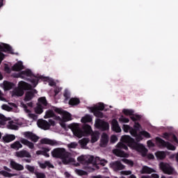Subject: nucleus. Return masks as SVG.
<instances>
[{"mask_svg":"<svg viewBox=\"0 0 178 178\" xmlns=\"http://www.w3.org/2000/svg\"><path fill=\"white\" fill-rule=\"evenodd\" d=\"M38 126L43 130H49L51 126H55V121L49 120V122H47V120H39L38 122Z\"/></svg>","mask_w":178,"mask_h":178,"instance_id":"12","label":"nucleus"},{"mask_svg":"<svg viewBox=\"0 0 178 178\" xmlns=\"http://www.w3.org/2000/svg\"><path fill=\"white\" fill-rule=\"evenodd\" d=\"M159 166L161 170L165 175H175L176 173L175 168L168 163L161 162Z\"/></svg>","mask_w":178,"mask_h":178,"instance_id":"10","label":"nucleus"},{"mask_svg":"<svg viewBox=\"0 0 178 178\" xmlns=\"http://www.w3.org/2000/svg\"><path fill=\"white\" fill-rule=\"evenodd\" d=\"M6 127L9 130H19V120H13L8 121Z\"/></svg>","mask_w":178,"mask_h":178,"instance_id":"16","label":"nucleus"},{"mask_svg":"<svg viewBox=\"0 0 178 178\" xmlns=\"http://www.w3.org/2000/svg\"><path fill=\"white\" fill-rule=\"evenodd\" d=\"M80 104V99L77 97H72L70 99L69 101V104L70 105H79Z\"/></svg>","mask_w":178,"mask_h":178,"instance_id":"41","label":"nucleus"},{"mask_svg":"<svg viewBox=\"0 0 178 178\" xmlns=\"http://www.w3.org/2000/svg\"><path fill=\"white\" fill-rule=\"evenodd\" d=\"M8 122V118L5 117L3 114L0 113V126H5Z\"/></svg>","mask_w":178,"mask_h":178,"instance_id":"45","label":"nucleus"},{"mask_svg":"<svg viewBox=\"0 0 178 178\" xmlns=\"http://www.w3.org/2000/svg\"><path fill=\"white\" fill-rule=\"evenodd\" d=\"M74 172L76 175H78V176H86L87 175V172L82 170H79V169H75Z\"/></svg>","mask_w":178,"mask_h":178,"instance_id":"48","label":"nucleus"},{"mask_svg":"<svg viewBox=\"0 0 178 178\" xmlns=\"http://www.w3.org/2000/svg\"><path fill=\"white\" fill-rule=\"evenodd\" d=\"M143 129V127L138 122H134V128L130 127L129 124H123L122 130L124 133H129L132 137H135L136 141H142L143 136L138 135L137 131H140Z\"/></svg>","mask_w":178,"mask_h":178,"instance_id":"5","label":"nucleus"},{"mask_svg":"<svg viewBox=\"0 0 178 178\" xmlns=\"http://www.w3.org/2000/svg\"><path fill=\"white\" fill-rule=\"evenodd\" d=\"M53 111L56 113H59V115H62V118L60 117H54V119L59 122L62 127H65V122L72 120V115L70 113L56 107L53 108Z\"/></svg>","mask_w":178,"mask_h":178,"instance_id":"6","label":"nucleus"},{"mask_svg":"<svg viewBox=\"0 0 178 178\" xmlns=\"http://www.w3.org/2000/svg\"><path fill=\"white\" fill-rule=\"evenodd\" d=\"M108 143H109V138L108 137V135L106 134H103L100 139V147H106V145H108Z\"/></svg>","mask_w":178,"mask_h":178,"instance_id":"26","label":"nucleus"},{"mask_svg":"<svg viewBox=\"0 0 178 178\" xmlns=\"http://www.w3.org/2000/svg\"><path fill=\"white\" fill-rule=\"evenodd\" d=\"M2 138L4 143H12V141H15V140H16V136L14 134H6Z\"/></svg>","mask_w":178,"mask_h":178,"instance_id":"29","label":"nucleus"},{"mask_svg":"<svg viewBox=\"0 0 178 178\" xmlns=\"http://www.w3.org/2000/svg\"><path fill=\"white\" fill-rule=\"evenodd\" d=\"M13 76L17 79L19 78L31 81L32 87H35L38 84L40 79H41V76L39 75H34V73H33V71L30 69H26L21 72L14 74Z\"/></svg>","mask_w":178,"mask_h":178,"instance_id":"3","label":"nucleus"},{"mask_svg":"<svg viewBox=\"0 0 178 178\" xmlns=\"http://www.w3.org/2000/svg\"><path fill=\"white\" fill-rule=\"evenodd\" d=\"M38 105H40L43 108H47L48 106V102H47V98L45 97H40L38 99Z\"/></svg>","mask_w":178,"mask_h":178,"instance_id":"34","label":"nucleus"},{"mask_svg":"<svg viewBox=\"0 0 178 178\" xmlns=\"http://www.w3.org/2000/svg\"><path fill=\"white\" fill-rule=\"evenodd\" d=\"M155 172H156V170L147 165H143L140 170L141 175H151V173Z\"/></svg>","mask_w":178,"mask_h":178,"instance_id":"23","label":"nucleus"},{"mask_svg":"<svg viewBox=\"0 0 178 178\" xmlns=\"http://www.w3.org/2000/svg\"><path fill=\"white\" fill-rule=\"evenodd\" d=\"M155 155H156V158L157 159L162 160V159H165V158H166V153L165 152L159 151L155 153Z\"/></svg>","mask_w":178,"mask_h":178,"instance_id":"39","label":"nucleus"},{"mask_svg":"<svg viewBox=\"0 0 178 178\" xmlns=\"http://www.w3.org/2000/svg\"><path fill=\"white\" fill-rule=\"evenodd\" d=\"M31 85L21 81L18 83V88L14 89L12 92V97H22L24 94V90H30Z\"/></svg>","mask_w":178,"mask_h":178,"instance_id":"8","label":"nucleus"},{"mask_svg":"<svg viewBox=\"0 0 178 178\" xmlns=\"http://www.w3.org/2000/svg\"><path fill=\"white\" fill-rule=\"evenodd\" d=\"M156 143L159 145V147H163L164 148H167V149H170V151H176V147L173 145L172 143L169 142H165L162 138L159 137H156L155 138Z\"/></svg>","mask_w":178,"mask_h":178,"instance_id":"11","label":"nucleus"},{"mask_svg":"<svg viewBox=\"0 0 178 178\" xmlns=\"http://www.w3.org/2000/svg\"><path fill=\"white\" fill-rule=\"evenodd\" d=\"M122 162H124V163H126V165H128L129 166H134V162H133V161L131 160H129L127 159H122Z\"/></svg>","mask_w":178,"mask_h":178,"instance_id":"51","label":"nucleus"},{"mask_svg":"<svg viewBox=\"0 0 178 178\" xmlns=\"http://www.w3.org/2000/svg\"><path fill=\"white\" fill-rule=\"evenodd\" d=\"M20 106L23 108L24 112L27 113V116L29 118V119H31L32 120H37L38 118L37 115L31 113V111L29 108H27V106L24 104L23 102L20 103Z\"/></svg>","mask_w":178,"mask_h":178,"instance_id":"14","label":"nucleus"},{"mask_svg":"<svg viewBox=\"0 0 178 178\" xmlns=\"http://www.w3.org/2000/svg\"><path fill=\"white\" fill-rule=\"evenodd\" d=\"M69 128L72 131L74 136L78 138H81V137H84V136H87V134H91V133H92L91 126L88 124L83 125V131L81 130L80 124L79 123H72L69 126Z\"/></svg>","mask_w":178,"mask_h":178,"instance_id":"4","label":"nucleus"},{"mask_svg":"<svg viewBox=\"0 0 178 178\" xmlns=\"http://www.w3.org/2000/svg\"><path fill=\"white\" fill-rule=\"evenodd\" d=\"M118 121L120 123H129L130 122V119L123 115H121L118 118Z\"/></svg>","mask_w":178,"mask_h":178,"instance_id":"43","label":"nucleus"},{"mask_svg":"<svg viewBox=\"0 0 178 178\" xmlns=\"http://www.w3.org/2000/svg\"><path fill=\"white\" fill-rule=\"evenodd\" d=\"M88 143H90V139H88V138H83L79 140V144H80L81 148H84L85 149H87Z\"/></svg>","mask_w":178,"mask_h":178,"instance_id":"37","label":"nucleus"},{"mask_svg":"<svg viewBox=\"0 0 178 178\" xmlns=\"http://www.w3.org/2000/svg\"><path fill=\"white\" fill-rule=\"evenodd\" d=\"M51 155L54 158H58L62 160L64 165H73V166H80V163L76 162L74 158L70 157V153L65 148L58 147L52 150Z\"/></svg>","mask_w":178,"mask_h":178,"instance_id":"2","label":"nucleus"},{"mask_svg":"<svg viewBox=\"0 0 178 178\" xmlns=\"http://www.w3.org/2000/svg\"><path fill=\"white\" fill-rule=\"evenodd\" d=\"M34 94H37V90H32L26 92L25 94L24 101L26 102H27L29 101H31V99H33L34 98Z\"/></svg>","mask_w":178,"mask_h":178,"instance_id":"25","label":"nucleus"},{"mask_svg":"<svg viewBox=\"0 0 178 178\" xmlns=\"http://www.w3.org/2000/svg\"><path fill=\"white\" fill-rule=\"evenodd\" d=\"M92 178H109V177H104L102 175H95V176H92Z\"/></svg>","mask_w":178,"mask_h":178,"instance_id":"63","label":"nucleus"},{"mask_svg":"<svg viewBox=\"0 0 178 178\" xmlns=\"http://www.w3.org/2000/svg\"><path fill=\"white\" fill-rule=\"evenodd\" d=\"M64 175L65 176L66 178H70L72 177V175L67 172H65Z\"/></svg>","mask_w":178,"mask_h":178,"instance_id":"64","label":"nucleus"},{"mask_svg":"<svg viewBox=\"0 0 178 178\" xmlns=\"http://www.w3.org/2000/svg\"><path fill=\"white\" fill-rule=\"evenodd\" d=\"M51 151V149L48 147H43L42 150H38L36 152L37 155H43L44 156H46V158H49V152Z\"/></svg>","mask_w":178,"mask_h":178,"instance_id":"32","label":"nucleus"},{"mask_svg":"<svg viewBox=\"0 0 178 178\" xmlns=\"http://www.w3.org/2000/svg\"><path fill=\"white\" fill-rule=\"evenodd\" d=\"M92 163V168H94L95 170V169H98V165H97V163H99L100 165H102V166H105V165L108 163V161L102 159L99 157H94V160Z\"/></svg>","mask_w":178,"mask_h":178,"instance_id":"15","label":"nucleus"},{"mask_svg":"<svg viewBox=\"0 0 178 178\" xmlns=\"http://www.w3.org/2000/svg\"><path fill=\"white\" fill-rule=\"evenodd\" d=\"M25 168L29 170L31 173H35L34 171L35 170V168L33 165H26Z\"/></svg>","mask_w":178,"mask_h":178,"instance_id":"52","label":"nucleus"},{"mask_svg":"<svg viewBox=\"0 0 178 178\" xmlns=\"http://www.w3.org/2000/svg\"><path fill=\"white\" fill-rule=\"evenodd\" d=\"M77 145H78L77 143H76V142H72V143H70V144L67 145V147H68L70 149H71V148H77Z\"/></svg>","mask_w":178,"mask_h":178,"instance_id":"54","label":"nucleus"},{"mask_svg":"<svg viewBox=\"0 0 178 178\" xmlns=\"http://www.w3.org/2000/svg\"><path fill=\"white\" fill-rule=\"evenodd\" d=\"M11 69L14 72H20V70H23V69H24V65H23V61H18L11 67Z\"/></svg>","mask_w":178,"mask_h":178,"instance_id":"27","label":"nucleus"},{"mask_svg":"<svg viewBox=\"0 0 178 178\" xmlns=\"http://www.w3.org/2000/svg\"><path fill=\"white\" fill-rule=\"evenodd\" d=\"M131 120H132L133 122H136L137 120H140V119H141V116L137 114H133L131 117H130Z\"/></svg>","mask_w":178,"mask_h":178,"instance_id":"49","label":"nucleus"},{"mask_svg":"<svg viewBox=\"0 0 178 178\" xmlns=\"http://www.w3.org/2000/svg\"><path fill=\"white\" fill-rule=\"evenodd\" d=\"M20 143H21V144H23L24 145H26V147H29L30 149H34V143L29 141V140H27L24 138H20Z\"/></svg>","mask_w":178,"mask_h":178,"instance_id":"30","label":"nucleus"},{"mask_svg":"<svg viewBox=\"0 0 178 178\" xmlns=\"http://www.w3.org/2000/svg\"><path fill=\"white\" fill-rule=\"evenodd\" d=\"M111 129L113 131H115V133H120L122 131V129L120 126H119V122L116 120V119H113L111 122Z\"/></svg>","mask_w":178,"mask_h":178,"instance_id":"24","label":"nucleus"},{"mask_svg":"<svg viewBox=\"0 0 178 178\" xmlns=\"http://www.w3.org/2000/svg\"><path fill=\"white\" fill-rule=\"evenodd\" d=\"M10 105V106H9ZM8 104H3L1 106V109L3 111H7V112H10V111H15V112H19V109L17 108V106L13 103H10Z\"/></svg>","mask_w":178,"mask_h":178,"instance_id":"17","label":"nucleus"},{"mask_svg":"<svg viewBox=\"0 0 178 178\" xmlns=\"http://www.w3.org/2000/svg\"><path fill=\"white\" fill-rule=\"evenodd\" d=\"M1 88L4 90V91H8L9 90H11L12 87H13V83L4 81L1 85Z\"/></svg>","mask_w":178,"mask_h":178,"instance_id":"31","label":"nucleus"},{"mask_svg":"<svg viewBox=\"0 0 178 178\" xmlns=\"http://www.w3.org/2000/svg\"><path fill=\"white\" fill-rule=\"evenodd\" d=\"M64 97H65V102L66 103L67 101L69 99V98H70V91L67 89L65 90L64 92Z\"/></svg>","mask_w":178,"mask_h":178,"instance_id":"50","label":"nucleus"},{"mask_svg":"<svg viewBox=\"0 0 178 178\" xmlns=\"http://www.w3.org/2000/svg\"><path fill=\"white\" fill-rule=\"evenodd\" d=\"M4 70L5 72H6V73H10V68L9 67V66L8 65H6L4 67Z\"/></svg>","mask_w":178,"mask_h":178,"instance_id":"60","label":"nucleus"},{"mask_svg":"<svg viewBox=\"0 0 178 178\" xmlns=\"http://www.w3.org/2000/svg\"><path fill=\"white\" fill-rule=\"evenodd\" d=\"M78 162L82 165H87L85 166V169L88 172H94L95 168H92V162H94V156L91 155H81L77 158Z\"/></svg>","mask_w":178,"mask_h":178,"instance_id":"7","label":"nucleus"},{"mask_svg":"<svg viewBox=\"0 0 178 178\" xmlns=\"http://www.w3.org/2000/svg\"><path fill=\"white\" fill-rule=\"evenodd\" d=\"M147 147H149V148H152L155 147V143H154L153 141L151 140H147Z\"/></svg>","mask_w":178,"mask_h":178,"instance_id":"56","label":"nucleus"},{"mask_svg":"<svg viewBox=\"0 0 178 178\" xmlns=\"http://www.w3.org/2000/svg\"><path fill=\"white\" fill-rule=\"evenodd\" d=\"M34 174L37 178H45V174L44 172L35 171Z\"/></svg>","mask_w":178,"mask_h":178,"instance_id":"53","label":"nucleus"},{"mask_svg":"<svg viewBox=\"0 0 178 178\" xmlns=\"http://www.w3.org/2000/svg\"><path fill=\"white\" fill-rule=\"evenodd\" d=\"M47 80L49 81V86H51V87H54V86H55V81H54V79L47 77Z\"/></svg>","mask_w":178,"mask_h":178,"instance_id":"58","label":"nucleus"},{"mask_svg":"<svg viewBox=\"0 0 178 178\" xmlns=\"http://www.w3.org/2000/svg\"><path fill=\"white\" fill-rule=\"evenodd\" d=\"M0 101H6L5 99V97H3V93L2 92V91L0 90Z\"/></svg>","mask_w":178,"mask_h":178,"instance_id":"61","label":"nucleus"},{"mask_svg":"<svg viewBox=\"0 0 178 178\" xmlns=\"http://www.w3.org/2000/svg\"><path fill=\"white\" fill-rule=\"evenodd\" d=\"M116 141H118V136L115 135H112L111 137V143H112L113 144H115Z\"/></svg>","mask_w":178,"mask_h":178,"instance_id":"57","label":"nucleus"},{"mask_svg":"<svg viewBox=\"0 0 178 178\" xmlns=\"http://www.w3.org/2000/svg\"><path fill=\"white\" fill-rule=\"evenodd\" d=\"M15 156H17V158H31V154H30V152L25 149L16 152Z\"/></svg>","mask_w":178,"mask_h":178,"instance_id":"22","label":"nucleus"},{"mask_svg":"<svg viewBox=\"0 0 178 178\" xmlns=\"http://www.w3.org/2000/svg\"><path fill=\"white\" fill-rule=\"evenodd\" d=\"M99 140V132H93L91 135V143H97Z\"/></svg>","mask_w":178,"mask_h":178,"instance_id":"40","label":"nucleus"},{"mask_svg":"<svg viewBox=\"0 0 178 178\" xmlns=\"http://www.w3.org/2000/svg\"><path fill=\"white\" fill-rule=\"evenodd\" d=\"M44 107L40 104H38L37 106L35 108V113H38V115H41L42 112H44Z\"/></svg>","mask_w":178,"mask_h":178,"instance_id":"46","label":"nucleus"},{"mask_svg":"<svg viewBox=\"0 0 178 178\" xmlns=\"http://www.w3.org/2000/svg\"><path fill=\"white\" fill-rule=\"evenodd\" d=\"M22 136H24L25 138L31 140V141H33L34 143H37V141H38V136H35V134H33L32 132H30V131L23 132Z\"/></svg>","mask_w":178,"mask_h":178,"instance_id":"19","label":"nucleus"},{"mask_svg":"<svg viewBox=\"0 0 178 178\" xmlns=\"http://www.w3.org/2000/svg\"><path fill=\"white\" fill-rule=\"evenodd\" d=\"M162 137L168 141L178 144L177 138L174 134L165 133L163 134Z\"/></svg>","mask_w":178,"mask_h":178,"instance_id":"21","label":"nucleus"},{"mask_svg":"<svg viewBox=\"0 0 178 178\" xmlns=\"http://www.w3.org/2000/svg\"><path fill=\"white\" fill-rule=\"evenodd\" d=\"M0 175H2L4 177H13V176H17V174L9 173L8 171L5 170H0Z\"/></svg>","mask_w":178,"mask_h":178,"instance_id":"42","label":"nucleus"},{"mask_svg":"<svg viewBox=\"0 0 178 178\" xmlns=\"http://www.w3.org/2000/svg\"><path fill=\"white\" fill-rule=\"evenodd\" d=\"M95 127L101 130H109V123L97 118L95 122Z\"/></svg>","mask_w":178,"mask_h":178,"instance_id":"13","label":"nucleus"},{"mask_svg":"<svg viewBox=\"0 0 178 178\" xmlns=\"http://www.w3.org/2000/svg\"><path fill=\"white\" fill-rule=\"evenodd\" d=\"M105 109V104L103 103H98L94 105L92 107L89 108L90 112L93 113L96 118H104V113L101 112L100 111H104Z\"/></svg>","mask_w":178,"mask_h":178,"instance_id":"9","label":"nucleus"},{"mask_svg":"<svg viewBox=\"0 0 178 178\" xmlns=\"http://www.w3.org/2000/svg\"><path fill=\"white\" fill-rule=\"evenodd\" d=\"M147 158L148 159H154L155 158V156H154L153 154H149L147 155Z\"/></svg>","mask_w":178,"mask_h":178,"instance_id":"62","label":"nucleus"},{"mask_svg":"<svg viewBox=\"0 0 178 178\" xmlns=\"http://www.w3.org/2000/svg\"><path fill=\"white\" fill-rule=\"evenodd\" d=\"M120 175H124V176H129L131 175V171L130 170H123L120 172Z\"/></svg>","mask_w":178,"mask_h":178,"instance_id":"55","label":"nucleus"},{"mask_svg":"<svg viewBox=\"0 0 178 178\" xmlns=\"http://www.w3.org/2000/svg\"><path fill=\"white\" fill-rule=\"evenodd\" d=\"M41 144H48L49 145H53L54 147H58V145H60V143L58 142L55 140H51L49 138H43L40 140Z\"/></svg>","mask_w":178,"mask_h":178,"instance_id":"20","label":"nucleus"},{"mask_svg":"<svg viewBox=\"0 0 178 178\" xmlns=\"http://www.w3.org/2000/svg\"><path fill=\"white\" fill-rule=\"evenodd\" d=\"M54 116H55V114L54 113V111L48 110L46 111V113L44 118V119H49V118H54Z\"/></svg>","mask_w":178,"mask_h":178,"instance_id":"44","label":"nucleus"},{"mask_svg":"<svg viewBox=\"0 0 178 178\" xmlns=\"http://www.w3.org/2000/svg\"><path fill=\"white\" fill-rule=\"evenodd\" d=\"M81 122V123H90V122H92V118L90 115H86L82 117Z\"/></svg>","mask_w":178,"mask_h":178,"instance_id":"38","label":"nucleus"},{"mask_svg":"<svg viewBox=\"0 0 178 178\" xmlns=\"http://www.w3.org/2000/svg\"><path fill=\"white\" fill-rule=\"evenodd\" d=\"M60 91H62V88H56V89L54 90L55 95L59 94Z\"/></svg>","mask_w":178,"mask_h":178,"instance_id":"59","label":"nucleus"},{"mask_svg":"<svg viewBox=\"0 0 178 178\" xmlns=\"http://www.w3.org/2000/svg\"><path fill=\"white\" fill-rule=\"evenodd\" d=\"M122 113L125 116H130L131 117V115H134V110L131 109V108H123L122 111Z\"/></svg>","mask_w":178,"mask_h":178,"instance_id":"35","label":"nucleus"},{"mask_svg":"<svg viewBox=\"0 0 178 178\" xmlns=\"http://www.w3.org/2000/svg\"><path fill=\"white\" fill-rule=\"evenodd\" d=\"M38 163L41 169H45L47 166H48V168H54V165H52L49 161H45L44 163L39 161Z\"/></svg>","mask_w":178,"mask_h":178,"instance_id":"36","label":"nucleus"},{"mask_svg":"<svg viewBox=\"0 0 178 178\" xmlns=\"http://www.w3.org/2000/svg\"><path fill=\"white\" fill-rule=\"evenodd\" d=\"M138 136H143V137H145V138H151V134L148 133L147 131H140L139 132V134Z\"/></svg>","mask_w":178,"mask_h":178,"instance_id":"47","label":"nucleus"},{"mask_svg":"<svg viewBox=\"0 0 178 178\" xmlns=\"http://www.w3.org/2000/svg\"><path fill=\"white\" fill-rule=\"evenodd\" d=\"M110 168H111V169H113L114 170H123L125 166L124 165L122 164L120 161H113L111 163Z\"/></svg>","mask_w":178,"mask_h":178,"instance_id":"18","label":"nucleus"},{"mask_svg":"<svg viewBox=\"0 0 178 178\" xmlns=\"http://www.w3.org/2000/svg\"><path fill=\"white\" fill-rule=\"evenodd\" d=\"M10 148L15 149V151H19L20 148H23V145L19 141H15L10 145Z\"/></svg>","mask_w":178,"mask_h":178,"instance_id":"33","label":"nucleus"},{"mask_svg":"<svg viewBox=\"0 0 178 178\" xmlns=\"http://www.w3.org/2000/svg\"><path fill=\"white\" fill-rule=\"evenodd\" d=\"M10 165L15 170H24V167L23 165L16 163L13 160L10 161Z\"/></svg>","mask_w":178,"mask_h":178,"instance_id":"28","label":"nucleus"},{"mask_svg":"<svg viewBox=\"0 0 178 178\" xmlns=\"http://www.w3.org/2000/svg\"><path fill=\"white\" fill-rule=\"evenodd\" d=\"M120 141L117 145V149L113 150V154L117 156H120V158H129V154L127 153H124L121 149H125L127 151L129 149L127 145L125 144H128L129 147L132 149H135L138 152L140 153L142 156H147V154L148 152V149L145 148L144 145L140 143H136L134 139L131 138L130 136L124 135L121 137Z\"/></svg>","mask_w":178,"mask_h":178,"instance_id":"1","label":"nucleus"}]
</instances>
